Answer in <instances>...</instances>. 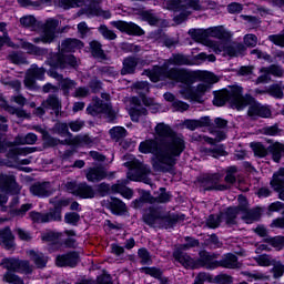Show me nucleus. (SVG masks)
<instances>
[{
    "mask_svg": "<svg viewBox=\"0 0 284 284\" xmlns=\"http://www.w3.org/2000/svg\"><path fill=\"white\" fill-rule=\"evenodd\" d=\"M155 134L161 139H170V142L146 141L144 142V154H153V168L158 172H170L176 163V156H181L185 150V141L183 136L174 134L172 128L165 123H159L155 126Z\"/></svg>",
    "mask_w": 284,
    "mask_h": 284,
    "instance_id": "f257e3e1",
    "label": "nucleus"
},
{
    "mask_svg": "<svg viewBox=\"0 0 284 284\" xmlns=\"http://www.w3.org/2000/svg\"><path fill=\"white\" fill-rule=\"evenodd\" d=\"M131 159V160H130ZM123 168H126V178L118 180L115 184H112L113 194H121L123 199L130 201L134 196V191L128 185L133 181L135 183H143V162L139 161L132 154L123 155Z\"/></svg>",
    "mask_w": 284,
    "mask_h": 284,
    "instance_id": "f03ea898",
    "label": "nucleus"
},
{
    "mask_svg": "<svg viewBox=\"0 0 284 284\" xmlns=\"http://www.w3.org/2000/svg\"><path fill=\"white\" fill-rule=\"evenodd\" d=\"M240 206L239 207H230L226 212V223H234V219L236 215L242 214L243 221L250 224L253 221H258L261 219V214L263 213L262 209H255L253 211L247 212V200L245 196H239Z\"/></svg>",
    "mask_w": 284,
    "mask_h": 284,
    "instance_id": "7ed1b4c3",
    "label": "nucleus"
},
{
    "mask_svg": "<svg viewBox=\"0 0 284 284\" xmlns=\"http://www.w3.org/2000/svg\"><path fill=\"white\" fill-rule=\"evenodd\" d=\"M233 103H235L236 110H244L248 105V114L250 116H258L261 111V104L254 100V98L250 95L243 97V90L236 89L233 92L232 98Z\"/></svg>",
    "mask_w": 284,
    "mask_h": 284,
    "instance_id": "20e7f679",
    "label": "nucleus"
},
{
    "mask_svg": "<svg viewBox=\"0 0 284 284\" xmlns=\"http://www.w3.org/2000/svg\"><path fill=\"white\" fill-rule=\"evenodd\" d=\"M65 190L69 194L78 196L79 199H97V192L94 186L88 184V182L69 181L65 183Z\"/></svg>",
    "mask_w": 284,
    "mask_h": 284,
    "instance_id": "39448f33",
    "label": "nucleus"
},
{
    "mask_svg": "<svg viewBox=\"0 0 284 284\" xmlns=\"http://www.w3.org/2000/svg\"><path fill=\"white\" fill-rule=\"evenodd\" d=\"M8 148L10 149L8 150ZM6 150H8L6 156L11 161H19L20 156H28V154H34L37 152V148L34 146L14 148L12 141H3L0 135V152H6Z\"/></svg>",
    "mask_w": 284,
    "mask_h": 284,
    "instance_id": "423d86ee",
    "label": "nucleus"
},
{
    "mask_svg": "<svg viewBox=\"0 0 284 284\" xmlns=\"http://www.w3.org/2000/svg\"><path fill=\"white\" fill-rule=\"evenodd\" d=\"M1 265L9 272H17L18 274H32V266L27 260H19L14 257H6L2 260Z\"/></svg>",
    "mask_w": 284,
    "mask_h": 284,
    "instance_id": "0eeeda50",
    "label": "nucleus"
},
{
    "mask_svg": "<svg viewBox=\"0 0 284 284\" xmlns=\"http://www.w3.org/2000/svg\"><path fill=\"white\" fill-rule=\"evenodd\" d=\"M70 203H72L70 199H61L53 202V207H51L48 213H44V221L47 223H60V221H63L61 212H63V207H68Z\"/></svg>",
    "mask_w": 284,
    "mask_h": 284,
    "instance_id": "6e6552de",
    "label": "nucleus"
},
{
    "mask_svg": "<svg viewBox=\"0 0 284 284\" xmlns=\"http://www.w3.org/2000/svg\"><path fill=\"white\" fill-rule=\"evenodd\" d=\"M79 263H81V254H79V251H68L67 253L55 256L57 267H70L74 270Z\"/></svg>",
    "mask_w": 284,
    "mask_h": 284,
    "instance_id": "1a4fd4ad",
    "label": "nucleus"
},
{
    "mask_svg": "<svg viewBox=\"0 0 284 284\" xmlns=\"http://www.w3.org/2000/svg\"><path fill=\"white\" fill-rule=\"evenodd\" d=\"M189 34L194 39V41H201L203 37H214L215 39H225L226 32L223 27H212L206 30H196V29H191L189 31Z\"/></svg>",
    "mask_w": 284,
    "mask_h": 284,
    "instance_id": "9d476101",
    "label": "nucleus"
},
{
    "mask_svg": "<svg viewBox=\"0 0 284 284\" xmlns=\"http://www.w3.org/2000/svg\"><path fill=\"white\" fill-rule=\"evenodd\" d=\"M111 24L113 26V28L122 32V34H128L129 37L143 36V29L134 22L116 20V21H112Z\"/></svg>",
    "mask_w": 284,
    "mask_h": 284,
    "instance_id": "9b49d317",
    "label": "nucleus"
},
{
    "mask_svg": "<svg viewBox=\"0 0 284 284\" xmlns=\"http://www.w3.org/2000/svg\"><path fill=\"white\" fill-rule=\"evenodd\" d=\"M0 191L4 194H19L21 192V186L17 182V176L1 174L0 175Z\"/></svg>",
    "mask_w": 284,
    "mask_h": 284,
    "instance_id": "f8f14e48",
    "label": "nucleus"
},
{
    "mask_svg": "<svg viewBox=\"0 0 284 284\" xmlns=\"http://www.w3.org/2000/svg\"><path fill=\"white\" fill-rule=\"evenodd\" d=\"M85 179L89 183H101V181L108 179V170L103 164L91 166L85 173Z\"/></svg>",
    "mask_w": 284,
    "mask_h": 284,
    "instance_id": "ddd939ff",
    "label": "nucleus"
},
{
    "mask_svg": "<svg viewBox=\"0 0 284 284\" xmlns=\"http://www.w3.org/2000/svg\"><path fill=\"white\" fill-rule=\"evenodd\" d=\"M103 207L109 210L113 216L128 215V205L119 197H111V201L108 204H104Z\"/></svg>",
    "mask_w": 284,
    "mask_h": 284,
    "instance_id": "4468645a",
    "label": "nucleus"
},
{
    "mask_svg": "<svg viewBox=\"0 0 284 284\" xmlns=\"http://www.w3.org/2000/svg\"><path fill=\"white\" fill-rule=\"evenodd\" d=\"M52 58L60 65V70H68V68H72L77 70L79 68V62L77 61V55L74 54H65V53H57L52 55Z\"/></svg>",
    "mask_w": 284,
    "mask_h": 284,
    "instance_id": "2eb2a0df",
    "label": "nucleus"
},
{
    "mask_svg": "<svg viewBox=\"0 0 284 284\" xmlns=\"http://www.w3.org/2000/svg\"><path fill=\"white\" fill-rule=\"evenodd\" d=\"M141 63V58L134 55H128L122 61V69L120 70L121 77H128V74H135L136 68Z\"/></svg>",
    "mask_w": 284,
    "mask_h": 284,
    "instance_id": "dca6fc26",
    "label": "nucleus"
},
{
    "mask_svg": "<svg viewBox=\"0 0 284 284\" xmlns=\"http://www.w3.org/2000/svg\"><path fill=\"white\" fill-rule=\"evenodd\" d=\"M85 43L77 38H67L61 42V52L64 54H74L77 50H83Z\"/></svg>",
    "mask_w": 284,
    "mask_h": 284,
    "instance_id": "f3484780",
    "label": "nucleus"
},
{
    "mask_svg": "<svg viewBox=\"0 0 284 284\" xmlns=\"http://www.w3.org/2000/svg\"><path fill=\"white\" fill-rule=\"evenodd\" d=\"M0 245L4 247V250H13L17 246L14 242V233H12V229L10 226H4L0 230Z\"/></svg>",
    "mask_w": 284,
    "mask_h": 284,
    "instance_id": "a211bd4d",
    "label": "nucleus"
},
{
    "mask_svg": "<svg viewBox=\"0 0 284 284\" xmlns=\"http://www.w3.org/2000/svg\"><path fill=\"white\" fill-rule=\"evenodd\" d=\"M260 72H262L263 74L257 78L256 83H270V81H272L270 74H272L273 77H283L284 74L283 69H281V67L277 65L262 68Z\"/></svg>",
    "mask_w": 284,
    "mask_h": 284,
    "instance_id": "6ab92c4d",
    "label": "nucleus"
},
{
    "mask_svg": "<svg viewBox=\"0 0 284 284\" xmlns=\"http://www.w3.org/2000/svg\"><path fill=\"white\" fill-rule=\"evenodd\" d=\"M41 105L42 108H45V110H52L55 116L61 114V110L63 108L59 95L57 94H49L48 98L41 102Z\"/></svg>",
    "mask_w": 284,
    "mask_h": 284,
    "instance_id": "aec40b11",
    "label": "nucleus"
},
{
    "mask_svg": "<svg viewBox=\"0 0 284 284\" xmlns=\"http://www.w3.org/2000/svg\"><path fill=\"white\" fill-rule=\"evenodd\" d=\"M30 192L38 199H48L52 194L50 192V182H36L30 186Z\"/></svg>",
    "mask_w": 284,
    "mask_h": 284,
    "instance_id": "412c9836",
    "label": "nucleus"
},
{
    "mask_svg": "<svg viewBox=\"0 0 284 284\" xmlns=\"http://www.w3.org/2000/svg\"><path fill=\"white\" fill-rule=\"evenodd\" d=\"M201 185L204 190H227V185L219 184V175H206L202 178Z\"/></svg>",
    "mask_w": 284,
    "mask_h": 284,
    "instance_id": "4be33fe9",
    "label": "nucleus"
},
{
    "mask_svg": "<svg viewBox=\"0 0 284 284\" xmlns=\"http://www.w3.org/2000/svg\"><path fill=\"white\" fill-rule=\"evenodd\" d=\"M173 256H174L175 261H179V263H181V265H183V267H186L190 270H194V268L199 267V263L193 261L192 257H190V255H187L179 250L173 253Z\"/></svg>",
    "mask_w": 284,
    "mask_h": 284,
    "instance_id": "5701e85b",
    "label": "nucleus"
},
{
    "mask_svg": "<svg viewBox=\"0 0 284 284\" xmlns=\"http://www.w3.org/2000/svg\"><path fill=\"white\" fill-rule=\"evenodd\" d=\"M29 257L34 263L38 270H43L48 266V256L43 254V252H37L34 250H30L28 252Z\"/></svg>",
    "mask_w": 284,
    "mask_h": 284,
    "instance_id": "b1692460",
    "label": "nucleus"
},
{
    "mask_svg": "<svg viewBox=\"0 0 284 284\" xmlns=\"http://www.w3.org/2000/svg\"><path fill=\"white\" fill-rule=\"evenodd\" d=\"M236 90H241V88H234L233 90H231V92H222L217 94L213 100L214 105L221 108L225 105L226 101H230V103H232L234 108H236V104L234 103V101H232V99H234V92H236Z\"/></svg>",
    "mask_w": 284,
    "mask_h": 284,
    "instance_id": "393cba45",
    "label": "nucleus"
},
{
    "mask_svg": "<svg viewBox=\"0 0 284 284\" xmlns=\"http://www.w3.org/2000/svg\"><path fill=\"white\" fill-rule=\"evenodd\" d=\"M48 65L50 67L47 71L48 77H51V79H55V81H61L63 79V74L59 73L58 70H61V65L58 61H55L52 57H50L47 60Z\"/></svg>",
    "mask_w": 284,
    "mask_h": 284,
    "instance_id": "a878e982",
    "label": "nucleus"
},
{
    "mask_svg": "<svg viewBox=\"0 0 284 284\" xmlns=\"http://www.w3.org/2000/svg\"><path fill=\"white\" fill-rule=\"evenodd\" d=\"M42 141L44 150H48V148H57V145H65V143H68V140L63 141L61 139L54 138L50 135L48 131L43 132Z\"/></svg>",
    "mask_w": 284,
    "mask_h": 284,
    "instance_id": "bb28decb",
    "label": "nucleus"
},
{
    "mask_svg": "<svg viewBox=\"0 0 284 284\" xmlns=\"http://www.w3.org/2000/svg\"><path fill=\"white\" fill-rule=\"evenodd\" d=\"M168 79L175 83H185L187 81V71L183 69H173L166 73Z\"/></svg>",
    "mask_w": 284,
    "mask_h": 284,
    "instance_id": "cd10ccee",
    "label": "nucleus"
},
{
    "mask_svg": "<svg viewBox=\"0 0 284 284\" xmlns=\"http://www.w3.org/2000/svg\"><path fill=\"white\" fill-rule=\"evenodd\" d=\"M58 84L63 97H70V90H74V88H77V81L70 78H62L58 81Z\"/></svg>",
    "mask_w": 284,
    "mask_h": 284,
    "instance_id": "c85d7f7f",
    "label": "nucleus"
},
{
    "mask_svg": "<svg viewBox=\"0 0 284 284\" xmlns=\"http://www.w3.org/2000/svg\"><path fill=\"white\" fill-rule=\"evenodd\" d=\"M85 14H90L91 17H103L104 19H112V12L110 10H103L97 6H90L84 9Z\"/></svg>",
    "mask_w": 284,
    "mask_h": 284,
    "instance_id": "c756f323",
    "label": "nucleus"
},
{
    "mask_svg": "<svg viewBox=\"0 0 284 284\" xmlns=\"http://www.w3.org/2000/svg\"><path fill=\"white\" fill-rule=\"evenodd\" d=\"M91 48V54L94 59H102L105 61L108 59V55L105 54V51H103V45H101V42L93 40L90 42Z\"/></svg>",
    "mask_w": 284,
    "mask_h": 284,
    "instance_id": "7c9ffc66",
    "label": "nucleus"
},
{
    "mask_svg": "<svg viewBox=\"0 0 284 284\" xmlns=\"http://www.w3.org/2000/svg\"><path fill=\"white\" fill-rule=\"evenodd\" d=\"M184 128L186 130H197V128H205L210 125V120L207 118H202L200 120H185L183 122Z\"/></svg>",
    "mask_w": 284,
    "mask_h": 284,
    "instance_id": "2f4dec72",
    "label": "nucleus"
},
{
    "mask_svg": "<svg viewBox=\"0 0 284 284\" xmlns=\"http://www.w3.org/2000/svg\"><path fill=\"white\" fill-rule=\"evenodd\" d=\"M239 50H241V45H227L219 44L217 48L214 49V52L219 54V52H224L227 57H239Z\"/></svg>",
    "mask_w": 284,
    "mask_h": 284,
    "instance_id": "473e14b6",
    "label": "nucleus"
},
{
    "mask_svg": "<svg viewBox=\"0 0 284 284\" xmlns=\"http://www.w3.org/2000/svg\"><path fill=\"white\" fill-rule=\"evenodd\" d=\"M110 194H115L112 190V185L109 183L102 182L95 186V196H100V199H105V196H110Z\"/></svg>",
    "mask_w": 284,
    "mask_h": 284,
    "instance_id": "72a5a7b5",
    "label": "nucleus"
},
{
    "mask_svg": "<svg viewBox=\"0 0 284 284\" xmlns=\"http://www.w3.org/2000/svg\"><path fill=\"white\" fill-rule=\"evenodd\" d=\"M38 138L34 133H28L24 138L16 136L13 143L14 145H34L37 143Z\"/></svg>",
    "mask_w": 284,
    "mask_h": 284,
    "instance_id": "f704fd0d",
    "label": "nucleus"
},
{
    "mask_svg": "<svg viewBox=\"0 0 284 284\" xmlns=\"http://www.w3.org/2000/svg\"><path fill=\"white\" fill-rule=\"evenodd\" d=\"M22 50H26L28 54H34L36 57H43V54H45V49L32 44V42H23Z\"/></svg>",
    "mask_w": 284,
    "mask_h": 284,
    "instance_id": "c9c22d12",
    "label": "nucleus"
},
{
    "mask_svg": "<svg viewBox=\"0 0 284 284\" xmlns=\"http://www.w3.org/2000/svg\"><path fill=\"white\" fill-rule=\"evenodd\" d=\"M170 65H190V60L185 55H173L168 60V63L164 64L165 68H170Z\"/></svg>",
    "mask_w": 284,
    "mask_h": 284,
    "instance_id": "e433bc0d",
    "label": "nucleus"
},
{
    "mask_svg": "<svg viewBox=\"0 0 284 284\" xmlns=\"http://www.w3.org/2000/svg\"><path fill=\"white\" fill-rule=\"evenodd\" d=\"M270 151L272 152L273 161L278 163L281 156H284V144L275 142L270 146Z\"/></svg>",
    "mask_w": 284,
    "mask_h": 284,
    "instance_id": "4c0bfd02",
    "label": "nucleus"
},
{
    "mask_svg": "<svg viewBox=\"0 0 284 284\" xmlns=\"http://www.w3.org/2000/svg\"><path fill=\"white\" fill-rule=\"evenodd\" d=\"M221 265H222V267H227L229 270H234V268L239 267V260L236 258V255L227 254L221 261Z\"/></svg>",
    "mask_w": 284,
    "mask_h": 284,
    "instance_id": "58836bf2",
    "label": "nucleus"
},
{
    "mask_svg": "<svg viewBox=\"0 0 284 284\" xmlns=\"http://www.w3.org/2000/svg\"><path fill=\"white\" fill-rule=\"evenodd\" d=\"M61 239V233L49 231L47 233H43L41 236V241L44 243H52V245H59V240Z\"/></svg>",
    "mask_w": 284,
    "mask_h": 284,
    "instance_id": "ea45409f",
    "label": "nucleus"
},
{
    "mask_svg": "<svg viewBox=\"0 0 284 284\" xmlns=\"http://www.w3.org/2000/svg\"><path fill=\"white\" fill-rule=\"evenodd\" d=\"M120 50L124 52V54H136L138 52H141V45L130 43V42H121L120 43Z\"/></svg>",
    "mask_w": 284,
    "mask_h": 284,
    "instance_id": "a19ab883",
    "label": "nucleus"
},
{
    "mask_svg": "<svg viewBox=\"0 0 284 284\" xmlns=\"http://www.w3.org/2000/svg\"><path fill=\"white\" fill-rule=\"evenodd\" d=\"M2 281L9 284H26L21 276L10 272L9 270L4 273Z\"/></svg>",
    "mask_w": 284,
    "mask_h": 284,
    "instance_id": "79ce46f5",
    "label": "nucleus"
},
{
    "mask_svg": "<svg viewBox=\"0 0 284 284\" xmlns=\"http://www.w3.org/2000/svg\"><path fill=\"white\" fill-rule=\"evenodd\" d=\"M111 139L115 141H121V139H125L128 136V130L124 126H113L110 129Z\"/></svg>",
    "mask_w": 284,
    "mask_h": 284,
    "instance_id": "37998d69",
    "label": "nucleus"
},
{
    "mask_svg": "<svg viewBox=\"0 0 284 284\" xmlns=\"http://www.w3.org/2000/svg\"><path fill=\"white\" fill-rule=\"evenodd\" d=\"M284 183V169H281L277 173L273 175V180L271 181V185L273 190H281Z\"/></svg>",
    "mask_w": 284,
    "mask_h": 284,
    "instance_id": "c03bdc74",
    "label": "nucleus"
},
{
    "mask_svg": "<svg viewBox=\"0 0 284 284\" xmlns=\"http://www.w3.org/2000/svg\"><path fill=\"white\" fill-rule=\"evenodd\" d=\"M54 132L59 134V136H70V124L65 122H58L53 126Z\"/></svg>",
    "mask_w": 284,
    "mask_h": 284,
    "instance_id": "a18cd8bd",
    "label": "nucleus"
},
{
    "mask_svg": "<svg viewBox=\"0 0 284 284\" xmlns=\"http://www.w3.org/2000/svg\"><path fill=\"white\" fill-rule=\"evenodd\" d=\"M254 261L260 265V267H270L271 265H274L275 262V260L267 254L256 256L254 257Z\"/></svg>",
    "mask_w": 284,
    "mask_h": 284,
    "instance_id": "49530a36",
    "label": "nucleus"
},
{
    "mask_svg": "<svg viewBox=\"0 0 284 284\" xmlns=\"http://www.w3.org/2000/svg\"><path fill=\"white\" fill-rule=\"evenodd\" d=\"M55 37L57 36H54V31L43 29L40 38L36 39V43H39V41H41L42 43H52L54 41Z\"/></svg>",
    "mask_w": 284,
    "mask_h": 284,
    "instance_id": "de8ad7c7",
    "label": "nucleus"
},
{
    "mask_svg": "<svg viewBox=\"0 0 284 284\" xmlns=\"http://www.w3.org/2000/svg\"><path fill=\"white\" fill-rule=\"evenodd\" d=\"M79 221H81V215L78 212H67L64 214V223L68 225L77 226Z\"/></svg>",
    "mask_w": 284,
    "mask_h": 284,
    "instance_id": "09e8293b",
    "label": "nucleus"
},
{
    "mask_svg": "<svg viewBox=\"0 0 284 284\" xmlns=\"http://www.w3.org/2000/svg\"><path fill=\"white\" fill-rule=\"evenodd\" d=\"M200 79L205 83L206 85H212V83H219V78L210 72V71H204L200 73Z\"/></svg>",
    "mask_w": 284,
    "mask_h": 284,
    "instance_id": "8fccbe9b",
    "label": "nucleus"
},
{
    "mask_svg": "<svg viewBox=\"0 0 284 284\" xmlns=\"http://www.w3.org/2000/svg\"><path fill=\"white\" fill-rule=\"evenodd\" d=\"M129 116H131V121L139 123V119L143 116V106H131L129 109Z\"/></svg>",
    "mask_w": 284,
    "mask_h": 284,
    "instance_id": "3c124183",
    "label": "nucleus"
},
{
    "mask_svg": "<svg viewBox=\"0 0 284 284\" xmlns=\"http://www.w3.org/2000/svg\"><path fill=\"white\" fill-rule=\"evenodd\" d=\"M251 148L255 156H260L261 159H263V156H267V149H265L263 144L258 142H253L251 143Z\"/></svg>",
    "mask_w": 284,
    "mask_h": 284,
    "instance_id": "603ef678",
    "label": "nucleus"
},
{
    "mask_svg": "<svg viewBox=\"0 0 284 284\" xmlns=\"http://www.w3.org/2000/svg\"><path fill=\"white\" fill-rule=\"evenodd\" d=\"M207 90H210V84H205V82L199 84L197 88L192 91L191 99L196 100L199 97H203Z\"/></svg>",
    "mask_w": 284,
    "mask_h": 284,
    "instance_id": "864d4df0",
    "label": "nucleus"
},
{
    "mask_svg": "<svg viewBox=\"0 0 284 284\" xmlns=\"http://www.w3.org/2000/svg\"><path fill=\"white\" fill-rule=\"evenodd\" d=\"M266 243H268V245H272V247H274L275 250H283L284 237L283 236L267 237Z\"/></svg>",
    "mask_w": 284,
    "mask_h": 284,
    "instance_id": "5fc2aeb1",
    "label": "nucleus"
},
{
    "mask_svg": "<svg viewBox=\"0 0 284 284\" xmlns=\"http://www.w3.org/2000/svg\"><path fill=\"white\" fill-rule=\"evenodd\" d=\"M20 23L23 28H36L37 18L34 16H24L20 18Z\"/></svg>",
    "mask_w": 284,
    "mask_h": 284,
    "instance_id": "6e6d98bb",
    "label": "nucleus"
},
{
    "mask_svg": "<svg viewBox=\"0 0 284 284\" xmlns=\"http://www.w3.org/2000/svg\"><path fill=\"white\" fill-rule=\"evenodd\" d=\"M83 0H60L59 6L63 8V10H71V8H79V3Z\"/></svg>",
    "mask_w": 284,
    "mask_h": 284,
    "instance_id": "4d7b16f0",
    "label": "nucleus"
},
{
    "mask_svg": "<svg viewBox=\"0 0 284 284\" xmlns=\"http://www.w3.org/2000/svg\"><path fill=\"white\" fill-rule=\"evenodd\" d=\"M95 284H114L112 275L108 271H103L102 274L97 276Z\"/></svg>",
    "mask_w": 284,
    "mask_h": 284,
    "instance_id": "13d9d810",
    "label": "nucleus"
},
{
    "mask_svg": "<svg viewBox=\"0 0 284 284\" xmlns=\"http://www.w3.org/2000/svg\"><path fill=\"white\" fill-rule=\"evenodd\" d=\"M29 217L31 219L32 223H47L45 222V213H41L38 211H31L29 213Z\"/></svg>",
    "mask_w": 284,
    "mask_h": 284,
    "instance_id": "bf43d9fd",
    "label": "nucleus"
},
{
    "mask_svg": "<svg viewBox=\"0 0 284 284\" xmlns=\"http://www.w3.org/2000/svg\"><path fill=\"white\" fill-rule=\"evenodd\" d=\"M100 32L104 39H108L109 41H114L116 39V34L114 31L110 30L108 26L103 24L100 27Z\"/></svg>",
    "mask_w": 284,
    "mask_h": 284,
    "instance_id": "052dcab7",
    "label": "nucleus"
},
{
    "mask_svg": "<svg viewBox=\"0 0 284 284\" xmlns=\"http://www.w3.org/2000/svg\"><path fill=\"white\" fill-rule=\"evenodd\" d=\"M9 60L11 61V63H14V65H21V64L26 63V57H23L19 52L10 53Z\"/></svg>",
    "mask_w": 284,
    "mask_h": 284,
    "instance_id": "680f3d73",
    "label": "nucleus"
},
{
    "mask_svg": "<svg viewBox=\"0 0 284 284\" xmlns=\"http://www.w3.org/2000/svg\"><path fill=\"white\" fill-rule=\"evenodd\" d=\"M3 34L0 36V50L3 48V45H8V48H14V42H12V39H10V36L8 34V31H2Z\"/></svg>",
    "mask_w": 284,
    "mask_h": 284,
    "instance_id": "e2e57ef3",
    "label": "nucleus"
},
{
    "mask_svg": "<svg viewBox=\"0 0 284 284\" xmlns=\"http://www.w3.org/2000/svg\"><path fill=\"white\" fill-rule=\"evenodd\" d=\"M89 88L92 94H99L103 88V82L101 80H91L89 83Z\"/></svg>",
    "mask_w": 284,
    "mask_h": 284,
    "instance_id": "0e129e2a",
    "label": "nucleus"
},
{
    "mask_svg": "<svg viewBox=\"0 0 284 284\" xmlns=\"http://www.w3.org/2000/svg\"><path fill=\"white\" fill-rule=\"evenodd\" d=\"M273 265L274 267L272 268V272H273L274 278H281V276H283L284 274V265L281 262L276 263V261L274 262Z\"/></svg>",
    "mask_w": 284,
    "mask_h": 284,
    "instance_id": "69168bd1",
    "label": "nucleus"
},
{
    "mask_svg": "<svg viewBox=\"0 0 284 284\" xmlns=\"http://www.w3.org/2000/svg\"><path fill=\"white\" fill-rule=\"evenodd\" d=\"M221 219H223V215L221 216L210 215L206 221V225L211 229L219 227V225H221Z\"/></svg>",
    "mask_w": 284,
    "mask_h": 284,
    "instance_id": "338daca9",
    "label": "nucleus"
},
{
    "mask_svg": "<svg viewBox=\"0 0 284 284\" xmlns=\"http://www.w3.org/2000/svg\"><path fill=\"white\" fill-rule=\"evenodd\" d=\"M268 40L272 41L275 45L284 48V34H273L268 37Z\"/></svg>",
    "mask_w": 284,
    "mask_h": 284,
    "instance_id": "774afa93",
    "label": "nucleus"
}]
</instances>
